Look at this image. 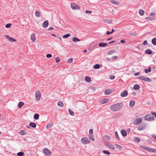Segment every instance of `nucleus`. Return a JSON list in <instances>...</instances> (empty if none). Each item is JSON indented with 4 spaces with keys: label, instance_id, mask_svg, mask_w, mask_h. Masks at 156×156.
Segmentation results:
<instances>
[{
    "label": "nucleus",
    "instance_id": "1",
    "mask_svg": "<svg viewBox=\"0 0 156 156\" xmlns=\"http://www.w3.org/2000/svg\"><path fill=\"white\" fill-rule=\"evenodd\" d=\"M123 103L122 102L114 104L111 106L110 110L113 112H116L121 109L123 106Z\"/></svg>",
    "mask_w": 156,
    "mask_h": 156
},
{
    "label": "nucleus",
    "instance_id": "2",
    "mask_svg": "<svg viewBox=\"0 0 156 156\" xmlns=\"http://www.w3.org/2000/svg\"><path fill=\"white\" fill-rule=\"evenodd\" d=\"M140 147L148 151L149 152L156 153V149H154L149 147H145L143 146H140Z\"/></svg>",
    "mask_w": 156,
    "mask_h": 156
},
{
    "label": "nucleus",
    "instance_id": "3",
    "mask_svg": "<svg viewBox=\"0 0 156 156\" xmlns=\"http://www.w3.org/2000/svg\"><path fill=\"white\" fill-rule=\"evenodd\" d=\"M144 118L145 120L152 121L154 120V116H152L151 114H147L144 116Z\"/></svg>",
    "mask_w": 156,
    "mask_h": 156
},
{
    "label": "nucleus",
    "instance_id": "4",
    "mask_svg": "<svg viewBox=\"0 0 156 156\" xmlns=\"http://www.w3.org/2000/svg\"><path fill=\"white\" fill-rule=\"evenodd\" d=\"M142 119L141 118H139L136 119L133 122L134 125H138L140 124L142 122Z\"/></svg>",
    "mask_w": 156,
    "mask_h": 156
},
{
    "label": "nucleus",
    "instance_id": "5",
    "mask_svg": "<svg viewBox=\"0 0 156 156\" xmlns=\"http://www.w3.org/2000/svg\"><path fill=\"white\" fill-rule=\"evenodd\" d=\"M139 79L144 81L150 82L151 81V79L148 77H146L144 76H141L138 77Z\"/></svg>",
    "mask_w": 156,
    "mask_h": 156
},
{
    "label": "nucleus",
    "instance_id": "6",
    "mask_svg": "<svg viewBox=\"0 0 156 156\" xmlns=\"http://www.w3.org/2000/svg\"><path fill=\"white\" fill-rule=\"evenodd\" d=\"M70 6L73 10H79L80 9V7L75 3H71Z\"/></svg>",
    "mask_w": 156,
    "mask_h": 156
},
{
    "label": "nucleus",
    "instance_id": "7",
    "mask_svg": "<svg viewBox=\"0 0 156 156\" xmlns=\"http://www.w3.org/2000/svg\"><path fill=\"white\" fill-rule=\"evenodd\" d=\"M81 142L83 144H89L90 141V140L87 137H84L81 139Z\"/></svg>",
    "mask_w": 156,
    "mask_h": 156
},
{
    "label": "nucleus",
    "instance_id": "8",
    "mask_svg": "<svg viewBox=\"0 0 156 156\" xmlns=\"http://www.w3.org/2000/svg\"><path fill=\"white\" fill-rule=\"evenodd\" d=\"M41 98V93L39 90L36 91L35 92V98L37 101H39L40 99Z\"/></svg>",
    "mask_w": 156,
    "mask_h": 156
},
{
    "label": "nucleus",
    "instance_id": "9",
    "mask_svg": "<svg viewBox=\"0 0 156 156\" xmlns=\"http://www.w3.org/2000/svg\"><path fill=\"white\" fill-rule=\"evenodd\" d=\"M43 153L48 156H50L51 155V152L47 148H44L43 150Z\"/></svg>",
    "mask_w": 156,
    "mask_h": 156
},
{
    "label": "nucleus",
    "instance_id": "10",
    "mask_svg": "<svg viewBox=\"0 0 156 156\" xmlns=\"http://www.w3.org/2000/svg\"><path fill=\"white\" fill-rule=\"evenodd\" d=\"M146 126V124H144L143 125L139 126L137 127V129L139 131L144 130Z\"/></svg>",
    "mask_w": 156,
    "mask_h": 156
},
{
    "label": "nucleus",
    "instance_id": "11",
    "mask_svg": "<svg viewBox=\"0 0 156 156\" xmlns=\"http://www.w3.org/2000/svg\"><path fill=\"white\" fill-rule=\"evenodd\" d=\"M128 92L126 90H124L120 94V96L122 97H126L128 95Z\"/></svg>",
    "mask_w": 156,
    "mask_h": 156
},
{
    "label": "nucleus",
    "instance_id": "12",
    "mask_svg": "<svg viewBox=\"0 0 156 156\" xmlns=\"http://www.w3.org/2000/svg\"><path fill=\"white\" fill-rule=\"evenodd\" d=\"M5 38H7L8 40L10 42H13L16 41V39L9 37L8 35H5Z\"/></svg>",
    "mask_w": 156,
    "mask_h": 156
},
{
    "label": "nucleus",
    "instance_id": "13",
    "mask_svg": "<svg viewBox=\"0 0 156 156\" xmlns=\"http://www.w3.org/2000/svg\"><path fill=\"white\" fill-rule=\"evenodd\" d=\"M113 91L111 89H107L105 91V94L106 95H108L111 94Z\"/></svg>",
    "mask_w": 156,
    "mask_h": 156
},
{
    "label": "nucleus",
    "instance_id": "14",
    "mask_svg": "<svg viewBox=\"0 0 156 156\" xmlns=\"http://www.w3.org/2000/svg\"><path fill=\"white\" fill-rule=\"evenodd\" d=\"M31 39L32 41L34 42L36 40V37L35 34L34 33H33L31 35Z\"/></svg>",
    "mask_w": 156,
    "mask_h": 156
},
{
    "label": "nucleus",
    "instance_id": "15",
    "mask_svg": "<svg viewBox=\"0 0 156 156\" xmlns=\"http://www.w3.org/2000/svg\"><path fill=\"white\" fill-rule=\"evenodd\" d=\"M48 21L47 20H46L44 22L42 26L44 28H46L48 26Z\"/></svg>",
    "mask_w": 156,
    "mask_h": 156
},
{
    "label": "nucleus",
    "instance_id": "16",
    "mask_svg": "<svg viewBox=\"0 0 156 156\" xmlns=\"http://www.w3.org/2000/svg\"><path fill=\"white\" fill-rule=\"evenodd\" d=\"M121 133L122 135L124 137L127 134L126 131L124 129H122L121 131Z\"/></svg>",
    "mask_w": 156,
    "mask_h": 156
},
{
    "label": "nucleus",
    "instance_id": "17",
    "mask_svg": "<svg viewBox=\"0 0 156 156\" xmlns=\"http://www.w3.org/2000/svg\"><path fill=\"white\" fill-rule=\"evenodd\" d=\"M103 137L104 140L106 141H109L111 139L110 137L108 135H105Z\"/></svg>",
    "mask_w": 156,
    "mask_h": 156
},
{
    "label": "nucleus",
    "instance_id": "18",
    "mask_svg": "<svg viewBox=\"0 0 156 156\" xmlns=\"http://www.w3.org/2000/svg\"><path fill=\"white\" fill-rule=\"evenodd\" d=\"M135 102L133 100H131L130 101L129 104V106L130 107H133L135 105Z\"/></svg>",
    "mask_w": 156,
    "mask_h": 156
},
{
    "label": "nucleus",
    "instance_id": "19",
    "mask_svg": "<svg viewBox=\"0 0 156 156\" xmlns=\"http://www.w3.org/2000/svg\"><path fill=\"white\" fill-rule=\"evenodd\" d=\"M109 2L115 5H118L119 4V3L117 1H115L114 0H110Z\"/></svg>",
    "mask_w": 156,
    "mask_h": 156
},
{
    "label": "nucleus",
    "instance_id": "20",
    "mask_svg": "<svg viewBox=\"0 0 156 156\" xmlns=\"http://www.w3.org/2000/svg\"><path fill=\"white\" fill-rule=\"evenodd\" d=\"M107 44L105 43H100L99 44V46L100 47L107 46Z\"/></svg>",
    "mask_w": 156,
    "mask_h": 156
},
{
    "label": "nucleus",
    "instance_id": "21",
    "mask_svg": "<svg viewBox=\"0 0 156 156\" xmlns=\"http://www.w3.org/2000/svg\"><path fill=\"white\" fill-rule=\"evenodd\" d=\"M107 147L109 149H110L114 150L115 149V147L112 144H108V145Z\"/></svg>",
    "mask_w": 156,
    "mask_h": 156
},
{
    "label": "nucleus",
    "instance_id": "22",
    "mask_svg": "<svg viewBox=\"0 0 156 156\" xmlns=\"http://www.w3.org/2000/svg\"><path fill=\"white\" fill-rule=\"evenodd\" d=\"M27 132L24 130H21L19 132V134L22 135H24L27 134Z\"/></svg>",
    "mask_w": 156,
    "mask_h": 156
},
{
    "label": "nucleus",
    "instance_id": "23",
    "mask_svg": "<svg viewBox=\"0 0 156 156\" xmlns=\"http://www.w3.org/2000/svg\"><path fill=\"white\" fill-rule=\"evenodd\" d=\"M30 126H31L32 127L35 128L36 127V125L35 123L33 122H31L29 124Z\"/></svg>",
    "mask_w": 156,
    "mask_h": 156
},
{
    "label": "nucleus",
    "instance_id": "24",
    "mask_svg": "<svg viewBox=\"0 0 156 156\" xmlns=\"http://www.w3.org/2000/svg\"><path fill=\"white\" fill-rule=\"evenodd\" d=\"M108 101V100L106 99H104L102 100L101 101V104H104L107 103Z\"/></svg>",
    "mask_w": 156,
    "mask_h": 156
},
{
    "label": "nucleus",
    "instance_id": "25",
    "mask_svg": "<svg viewBox=\"0 0 156 156\" xmlns=\"http://www.w3.org/2000/svg\"><path fill=\"white\" fill-rule=\"evenodd\" d=\"M139 14L141 16H143L144 14V11L142 9H140L139 11Z\"/></svg>",
    "mask_w": 156,
    "mask_h": 156
},
{
    "label": "nucleus",
    "instance_id": "26",
    "mask_svg": "<svg viewBox=\"0 0 156 156\" xmlns=\"http://www.w3.org/2000/svg\"><path fill=\"white\" fill-rule=\"evenodd\" d=\"M58 106L61 107H62L63 106V104L62 102L61 101H59L58 102Z\"/></svg>",
    "mask_w": 156,
    "mask_h": 156
},
{
    "label": "nucleus",
    "instance_id": "27",
    "mask_svg": "<svg viewBox=\"0 0 156 156\" xmlns=\"http://www.w3.org/2000/svg\"><path fill=\"white\" fill-rule=\"evenodd\" d=\"M24 105V103L23 102H20L18 104V106L19 108H21Z\"/></svg>",
    "mask_w": 156,
    "mask_h": 156
},
{
    "label": "nucleus",
    "instance_id": "28",
    "mask_svg": "<svg viewBox=\"0 0 156 156\" xmlns=\"http://www.w3.org/2000/svg\"><path fill=\"white\" fill-rule=\"evenodd\" d=\"M39 115L37 113L35 114L34 115V119H35L37 120L39 119Z\"/></svg>",
    "mask_w": 156,
    "mask_h": 156
},
{
    "label": "nucleus",
    "instance_id": "29",
    "mask_svg": "<svg viewBox=\"0 0 156 156\" xmlns=\"http://www.w3.org/2000/svg\"><path fill=\"white\" fill-rule=\"evenodd\" d=\"M151 67H149L148 69H144V72L146 73H150V72H151Z\"/></svg>",
    "mask_w": 156,
    "mask_h": 156
},
{
    "label": "nucleus",
    "instance_id": "30",
    "mask_svg": "<svg viewBox=\"0 0 156 156\" xmlns=\"http://www.w3.org/2000/svg\"><path fill=\"white\" fill-rule=\"evenodd\" d=\"M140 88V87L139 85L136 84L133 87V88L135 90H138Z\"/></svg>",
    "mask_w": 156,
    "mask_h": 156
},
{
    "label": "nucleus",
    "instance_id": "31",
    "mask_svg": "<svg viewBox=\"0 0 156 156\" xmlns=\"http://www.w3.org/2000/svg\"><path fill=\"white\" fill-rule=\"evenodd\" d=\"M85 80L88 82H90L91 81V78L88 76H86L85 78Z\"/></svg>",
    "mask_w": 156,
    "mask_h": 156
},
{
    "label": "nucleus",
    "instance_id": "32",
    "mask_svg": "<svg viewBox=\"0 0 156 156\" xmlns=\"http://www.w3.org/2000/svg\"><path fill=\"white\" fill-rule=\"evenodd\" d=\"M145 52L146 54H151L152 53V51L150 49H148L146 50Z\"/></svg>",
    "mask_w": 156,
    "mask_h": 156
},
{
    "label": "nucleus",
    "instance_id": "33",
    "mask_svg": "<svg viewBox=\"0 0 156 156\" xmlns=\"http://www.w3.org/2000/svg\"><path fill=\"white\" fill-rule=\"evenodd\" d=\"M152 42L154 45H156V38H154L152 40Z\"/></svg>",
    "mask_w": 156,
    "mask_h": 156
},
{
    "label": "nucleus",
    "instance_id": "34",
    "mask_svg": "<svg viewBox=\"0 0 156 156\" xmlns=\"http://www.w3.org/2000/svg\"><path fill=\"white\" fill-rule=\"evenodd\" d=\"M69 114L72 116L74 115V113L70 109H69L68 110Z\"/></svg>",
    "mask_w": 156,
    "mask_h": 156
},
{
    "label": "nucleus",
    "instance_id": "35",
    "mask_svg": "<svg viewBox=\"0 0 156 156\" xmlns=\"http://www.w3.org/2000/svg\"><path fill=\"white\" fill-rule=\"evenodd\" d=\"M72 40L73 41L76 42V41H80V40L78 38H77L76 37H73L72 39Z\"/></svg>",
    "mask_w": 156,
    "mask_h": 156
},
{
    "label": "nucleus",
    "instance_id": "36",
    "mask_svg": "<svg viewBox=\"0 0 156 156\" xmlns=\"http://www.w3.org/2000/svg\"><path fill=\"white\" fill-rule=\"evenodd\" d=\"M134 138L136 142L139 143L140 142V140L138 137H134Z\"/></svg>",
    "mask_w": 156,
    "mask_h": 156
},
{
    "label": "nucleus",
    "instance_id": "37",
    "mask_svg": "<svg viewBox=\"0 0 156 156\" xmlns=\"http://www.w3.org/2000/svg\"><path fill=\"white\" fill-rule=\"evenodd\" d=\"M93 67L95 69H99L100 68V66L99 64H96L94 65Z\"/></svg>",
    "mask_w": 156,
    "mask_h": 156
},
{
    "label": "nucleus",
    "instance_id": "38",
    "mask_svg": "<svg viewBox=\"0 0 156 156\" xmlns=\"http://www.w3.org/2000/svg\"><path fill=\"white\" fill-rule=\"evenodd\" d=\"M35 15L37 17H40V12L38 11H37L35 13Z\"/></svg>",
    "mask_w": 156,
    "mask_h": 156
},
{
    "label": "nucleus",
    "instance_id": "39",
    "mask_svg": "<svg viewBox=\"0 0 156 156\" xmlns=\"http://www.w3.org/2000/svg\"><path fill=\"white\" fill-rule=\"evenodd\" d=\"M115 146L116 147V148L120 150L122 149V147L120 145L118 144H116Z\"/></svg>",
    "mask_w": 156,
    "mask_h": 156
},
{
    "label": "nucleus",
    "instance_id": "40",
    "mask_svg": "<svg viewBox=\"0 0 156 156\" xmlns=\"http://www.w3.org/2000/svg\"><path fill=\"white\" fill-rule=\"evenodd\" d=\"M53 125L52 123H50L48 124L46 126V128L47 129H49Z\"/></svg>",
    "mask_w": 156,
    "mask_h": 156
},
{
    "label": "nucleus",
    "instance_id": "41",
    "mask_svg": "<svg viewBox=\"0 0 156 156\" xmlns=\"http://www.w3.org/2000/svg\"><path fill=\"white\" fill-rule=\"evenodd\" d=\"M70 36V34H65V35H64L62 37L64 38H67Z\"/></svg>",
    "mask_w": 156,
    "mask_h": 156
},
{
    "label": "nucleus",
    "instance_id": "42",
    "mask_svg": "<svg viewBox=\"0 0 156 156\" xmlns=\"http://www.w3.org/2000/svg\"><path fill=\"white\" fill-rule=\"evenodd\" d=\"M115 50H111V51H109L108 52V55H112V54L113 53H114L115 52Z\"/></svg>",
    "mask_w": 156,
    "mask_h": 156
},
{
    "label": "nucleus",
    "instance_id": "43",
    "mask_svg": "<svg viewBox=\"0 0 156 156\" xmlns=\"http://www.w3.org/2000/svg\"><path fill=\"white\" fill-rule=\"evenodd\" d=\"M24 154V153L22 152H18L17 155L18 156H23Z\"/></svg>",
    "mask_w": 156,
    "mask_h": 156
},
{
    "label": "nucleus",
    "instance_id": "44",
    "mask_svg": "<svg viewBox=\"0 0 156 156\" xmlns=\"http://www.w3.org/2000/svg\"><path fill=\"white\" fill-rule=\"evenodd\" d=\"M104 22L108 23H111L112 22V20H104Z\"/></svg>",
    "mask_w": 156,
    "mask_h": 156
},
{
    "label": "nucleus",
    "instance_id": "45",
    "mask_svg": "<svg viewBox=\"0 0 156 156\" xmlns=\"http://www.w3.org/2000/svg\"><path fill=\"white\" fill-rule=\"evenodd\" d=\"M145 19L147 20H153V19L151 17L149 16L145 18Z\"/></svg>",
    "mask_w": 156,
    "mask_h": 156
},
{
    "label": "nucleus",
    "instance_id": "46",
    "mask_svg": "<svg viewBox=\"0 0 156 156\" xmlns=\"http://www.w3.org/2000/svg\"><path fill=\"white\" fill-rule=\"evenodd\" d=\"M11 25L12 24L8 23L5 25V27L6 28H9L11 26Z\"/></svg>",
    "mask_w": 156,
    "mask_h": 156
},
{
    "label": "nucleus",
    "instance_id": "47",
    "mask_svg": "<svg viewBox=\"0 0 156 156\" xmlns=\"http://www.w3.org/2000/svg\"><path fill=\"white\" fill-rule=\"evenodd\" d=\"M115 136L116 137V138L118 139L119 140V135L118 134L117 132L116 131L115 132Z\"/></svg>",
    "mask_w": 156,
    "mask_h": 156
},
{
    "label": "nucleus",
    "instance_id": "48",
    "mask_svg": "<svg viewBox=\"0 0 156 156\" xmlns=\"http://www.w3.org/2000/svg\"><path fill=\"white\" fill-rule=\"evenodd\" d=\"M73 62V59L72 58H69L68 60V63H70Z\"/></svg>",
    "mask_w": 156,
    "mask_h": 156
},
{
    "label": "nucleus",
    "instance_id": "49",
    "mask_svg": "<svg viewBox=\"0 0 156 156\" xmlns=\"http://www.w3.org/2000/svg\"><path fill=\"white\" fill-rule=\"evenodd\" d=\"M103 152L106 154H108V155H109L110 154V152L108 151H103Z\"/></svg>",
    "mask_w": 156,
    "mask_h": 156
},
{
    "label": "nucleus",
    "instance_id": "50",
    "mask_svg": "<svg viewBox=\"0 0 156 156\" xmlns=\"http://www.w3.org/2000/svg\"><path fill=\"white\" fill-rule=\"evenodd\" d=\"M56 60V62L57 63L59 62L60 61V59L58 57H57L55 58Z\"/></svg>",
    "mask_w": 156,
    "mask_h": 156
},
{
    "label": "nucleus",
    "instance_id": "51",
    "mask_svg": "<svg viewBox=\"0 0 156 156\" xmlns=\"http://www.w3.org/2000/svg\"><path fill=\"white\" fill-rule=\"evenodd\" d=\"M89 138L91 140H92L93 141H94V138L92 135L91 136H90Z\"/></svg>",
    "mask_w": 156,
    "mask_h": 156
},
{
    "label": "nucleus",
    "instance_id": "52",
    "mask_svg": "<svg viewBox=\"0 0 156 156\" xmlns=\"http://www.w3.org/2000/svg\"><path fill=\"white\" fill-rule=\"evenodd\" d=\"M46 57L48 58H50L52 57V55L51 54H48L46 55Z\"/></svg>",
    "mask_w": 156,
    "mask_h": 156
},
{
    "label": "nucleus",
    "instance_id": "53",
    "mask_svg": "<svg viewBox=\"0 0 156 156\" xmlns=\"http://www.w3.org/2000/svg\"><path fill=\"white\" fill-rule=\"evenodd\" d=\"M86 14H90L92 13V12L89 10H86L85 12Z\"/></svg>",
    "mask_w": 156,
    "mask_h": 156
},
{
    "label": "nucleus",
    "instance_id": "54",
    "mask_svg": "<svg viewBox=\"0 0 156 156\" xmlns=\"http://www.w3.org/2000/svg\"><path fill=\"white\" fill-rule=\"evenodd\" d=\"M109 78L111 80H113L115 79V76L114 75H111L110 76Z\"/></svg>",
    "mask_w": 156,
    "mask_h": 156
},
{
    "label": "nucleus",
    "instance_id": "55",
    "mask_svg": "<svg viewBox=\"0 0 156 156\" xmlns=\"http://www.w3.org/2000/svg\"><path fill=\"white\" fill-rule=\"evenodd\" d=\"M143 44L144 45H146L148 44L147 41H145L143 43Z\"/></svg>",
    "mask_w": 156,
    "mask_h": 156
},
{
    "label": "nucleus",
    "instance_id": "56",
    "mask_svg": "<svg viewBox=\"0 0 156 156\" xmlns=\"http://www.w3.org/2000/svg\"><path fill=\"white\" fill-rule=\"evenodd\" d=\"M117 58L118 57L117 56H115L112 57V60H114L117 59Z\"/></svg>",
    "mask_w": 156,
    "mask_h": 156
},
{
    "label": "nucleus",
    "instance_id": "57",
    "mask_svg": "<svg viewBox=\"0 0 156 156\" xmlns=\"http://www.w3.org/2000/svg\"><path fill=\"white\" fill-rule=\"evenodd\" d=\"M151 113L153 115H154V116L156 117V112H151Z\"/></svg>",
    "mask_w": 156,
    "mask_h": 156
},
{
    "label": "nucleus",
    "instance_id": "58",
    "mask_svg": "<svg viewBox=\"0 0 156 156\" xmlns=\"http://www.w3.org/2000/svg\"><path fill=\"white\" fill-rule=\"evenodd\" d=\"M89 132L90 134H92L93 133V130L92 129H90L89 131Z\"/></svg>",
    "mask_w": 156,
    "mask_h": 156
},
{
    "label": "nucleus",
    "instance_id": "59",
    "mask_svg": "<svg viewBox=\"0 0 156 156\" xmlns=\"http://www.w3.org/2000/svg\"><path fill=\"white\" fill-rule=\"evenodd\" d=\"M140 74V72L136 73H134V75L135 76H137L138 75H139Z\"/></svg>",
    "mask_w": 156,
    "mask_h": 156
},
{
    "label": "nucleus",
    "instance_id": "60",
    "mask_svg": "<svg viewBox=\"0 0 156 156\" xmlns=\"http://www.w3.org/2000/svg\"><path fill=\"white\" fill-rule=\"evenodd\" d=\"M152 137L156 140V135H152Z\"/></svg>",
    "mask_w": 156,
    "mask_h": 156
},
{
    "label": "nucleus",
    "instance_id": "61",
    "mask_svg": "<svg viewBox=\"0 0 156 156\" xmlns=\"http://www.w3.org/2000/svg\"><path fill=\"white\" fill-rule=\"evenodd\" d=\"M155 15V13L154 12H152L151 13V16H153L154 15Z\"/></svg>",
    "mask_w": 156,
    "mask_h": 156
},
{
    "label": "nucleus",
    "instance_id": "62",
    "mask_svg": "<svg viewBox=\"0 0 156 156\" xmlns=\"http://www.w3.org/2000/svg\"><path fill=\"white\" fill-rule=\"evenodd\" d=\"M91 89L93 91H94L95 90V87H92L91 88Z\"/></svg>",
    "mask_w": 156,
    "mask_h": 156
},
{
    "label": "nucleus",
    "instance_id": "63",
    "mask_svg": "<svg viewBox=\"0 0 156 156\" xmlns=\"http://www.w3.org/2000/svg\"><path fill=\"white\" fill-rule=\"evenodd\" d=\"M112 34L111 32H109L108 31H107V32H106V34L107 35H109V34Z\"/></svg>",
    "mask_w": 156,
    "mask_h": 156
},
{
    "label": "nucleus",
    "instance_id": "64",
    "mask_svg": "<svg viewBox=\"0 0 156 156\" xmlns=\"http://www.w3.org/2000/svg\"><path fill=\"white\" fill-rule=\"evenodd\" d=\"M120 42L122 43H124L125 42V41L124 40H122L120 41Z\"/></svg>",
    "mask_w": 156,
    "mask_h": 156
}]
</instances>
